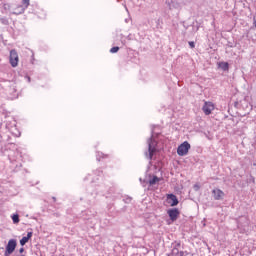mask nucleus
Masks as SVG:
<instances>
[{
    "label": "nucleus",
    "instance_id": "2eb2a0df",
    "mask_svg": "<svg viewBox=\"0 0 256 256\" xmlns=\"http://www.w3.org/2000/svg\"><path fill=\"white\" fill-rule=\"evenodd\" d=\"M0 23H2V25H8L9 21L6 20V18H0Z\"/></svg>",
    "mask_w": 256,
    "mask_h": 256
},
{
    "label": "nucleus",
    "instance_id": "dca6fc26",
    "mask_svg": "<svg viewBox=\"0 0 256 256\" xmlns=\"http://www.w3.org/2000/svg\"><path fill=\"white\" fill-rule=\"evenodd\" d=\"M21 11L18 12H14V15H21V13H25V8H23L22 6H20Z\"/></svg>",
    "mask_w": 256,
    "mask_h": 256
},
{
    "label": "nucleus",
    "instance_id": "412c9836",
    "mask_svg": "<svg viewBox=\"0 0 256 256\" xmlns=\"http://www.w3.org/2000/svg\"><path fill=\"white\" fill-rule=\"evenodd\" d=\"M53 200L55 201V197H53Z\"/></svg>",
    "mask_w": 256,
    "mask_h": 256
},
{
    "label": "nucleus",
    "instance_id": "f257e3e1",
    "mask_svg": "<svg viewBox=\"0 0 256 256\" xmlns=\"http://www.w3.org/2000/svg\"><path fill=\"white\" fill-rule=\"evenodd\" d=\"M148 143V152H146V157H148V159H153V155L155 153V151H157V141H155V139H153V136L151 138L148 139L147 141Z\"/></svg>",
    "mask_w": 256,
    "mask_h": 256
},
{
    "label": "nucleus",
    "instance_id": "f3484780",
    "mask_svg": "<svg viewBox=\"0 0 256 256\" xmlns=\"http://www.w3.org/2000/svg\"><path fill=\"white\" fill-rule=\"evenodd\" d=\"M23 5H25V9L29 7V0H23Z\"/></svg>",
    "mask_w": 256,
    "mask_h": 256
},
{
    "label": "nucleus",
    "instance_id": "aec40b11",
    "mask_svg": "<svg viewBox=\"0 0 256 256\" xmlns=\"http://www.w3.org/2000/svg\"><path fill=\"white\" fill-rule=\"evenodd\" d=\"M24 252H25V248L22 247L19 249V253H24Z\"/></svg>",
    "mask_w": 256,
    "mask_h": 256
},
{
    "label": "nucleus",
    "instance_id": "20e7f679",
    "mask_svg": "<svg viewBox=\"0 0 256 256\" xmlns=\"http://www.w3.org/2000/svg\"><path fill=\"white\" fill-rule=\"evenodd\" d=\"M9 63L11 67H17V65H19V54L17 53V50L12 49L10 51Z\"/></svg>",
    "mask_w": 256,
    "mask_h": 256
},
{
    "label": "nucleus",
    "instance_id": "f03ea898",
    "mask_svg": "<svg viewBox=\"0 0 256 256\" xmlns=\"http://www.w3.org/2000/svg\"><path fill=\"white\" fill-rule=\"evenodd\" d=\"M15 249H17V240L10 239L8 241V244L6 245V250L4 252V256L13 255V253L15 252Z\"/></svg>",
    "mask_w": 256,
    "mask_h": 256
},
{
    "label": "nucleus",
    "instance_id": "ddd939ff",
    "mask_svg": "<svg viewBox=\"0 0 256 256\" xmlns=\"http://www.w3.org/2000/svg\"><path fill=\"white\" fill-rule=\"evenodd\" d=\"M12 220H13V223H14V224L19 223V214H14V215L12 216Z\"/></svg>",
    "mask_w": 256,
    "mask_h": 256
},
{
    "label": "nucleus",
    "instance_id": "6e6552de",
    "mask_svg": "<svg viewBox=\"0 0 256 256\" xmlns=\"http://www.w3.org/2000/svg\"><path fill=\"white\" fill-rule=\"evenodd\" d=\"M212 195L215 201H221L223 200V197H225V192H223L221 189H214L212 190Z\"/></svg>",
    "mask_w": 256,
    "mask_h": 256
},
{
    "label": "nucleus",
    "instance_id": "9b49d317",
    "mask_svg": "<svg viewBox=\"0 0 256 256\" xmlns=\"http://www.w3.org/2000/svg\"><path fill=\"white\" fill-rule=\"evenodd\" d=\"M219 67L222 71H229V63L227 62H220Z\"/></svg>",
    "mask_w": 256,
    "mask_h": 256
},
{
    "label": "nucleus",
    "instance_id": "a211bd4d",
    "mask_svg": "<svg viewBox=\"0 0 256 256\" xmlns=\"http://www.w3.org/2000/svg\"><path fill=\"white\" fill-rule=\"evenodd\" d=\"M189 46L191 47V49H195V42L190 41Z\"/></svg>",
    "mask_w": 256,
    "mask_h": 256
},
{
    "label": "nucleus",
    "instance_id": "423d86ee",
    "mask_svg": "<svg viewBox=\"0 0 256 256\" xmlns=\"http://www.w3.org/2000/svg\"><path fill=\"white\" fill-rule=\"evenodd\" d=\"M167 203L171 207H177V205H179V200L177 199V196H175V194H168L167 195Z\"/></svg>",
    "mask_w": 256,
    "mask_h": 256
},
{
    "label": "nucleus",
    "instance_id": "1a4fd4ad",
    "mask_svg": "<svg viewBox=\"0 0 256 256\" xmlns=\"http://www.w3.org/2000/svg\"><path fill=\"white\" fill-rule=\"evenodd\" d=\"M171 221H177L179 215H180V212H179V209L177 208H172V209H169L167 211Z\"/></svg>",
    "mask_w": 256,
    "mask_h": 256
},
{
    "label": "nucleus",
    "instance_id": "9d476101",
    "mask_svg": "<svg viewBox=\"0 0 256 256\" xmlns=\"http://www.w3.org/2000/svg\"><path fill=\"white\" fill-rule=\"evenodd\" d=\"M31 237H33V232H28L27 236H24L20 240V245L23 247L26 243H29V239H31Z\"/></svg>",
    "mask_w": 256,
    "mask_h": 256
},
{
    "label": "nucleus",
    "instance_id": "7ed1b4c3",
    "mask_svg": "<svg viewBox=\"0 0 256 256\" xmlns=\"http://www.w3.org/2000/svg\"><path fill=\"white\" fill-rule=\"evenodd\" d=\"M189 149H191V144L185 141L180 146H178L177 153L180 157H185V155L189 153Z\"/></svg>",
    "mask_w": 256,
    "mask_h": 256
},
{
    "label": "nucleus",
    "instance_id": "0eeeda50",
    "mask_svg": "<svg viewBox=\"0 0 256 256\" xmlns=\"http://www.w3.org/2000/svg\"><path fill=\"white\" fill-rule=\"evenodd\" d=\"M215 109V106L212 102H205L202 111H204L205 115H211V112Z\"/></svg>",
    "mask_w": 256,
    "mask_h": 256
},
{
    "label": "nucleus",
    "instance_id": "6ab92c4d",
    "mask_svg": "<svg viewBox=\"0 0 256 256\" xmlns=\"http://www.w3.org/2000/svg\"><path fill=\"white\" fill-rule=\"evenodd\" d=\"M194 189H195V191H199V185L195 184Z\"/></svg>",
    "mask_w": 256,
    "mask_h": 256
},
{
    "label": "nucleus",
    "instance_id": "4468645a",
    "mask_svg": "<svg viewBox=\"0 0 256 256\" xmlns=\"http://www.w3.org/2000/svg\"><path fill=\"white\" fill-rule=\"evenodd\" d=\"M119 51V46L112 47L110 53H117Z\"/></svg>",
    "mask_w": 256,
    "mask_h": 256
},
{
    "label": "nucleus",
    "instance_id": "f8f14e48",
    "mask_svg": "<svg viewBox=\"0 0 256 256\" xmlns=\"http://www.w3.org/2000/svg\"><path fill=\"white\" fill-rule=\"evenodd\" d=\"M158 181L159 177L153 176V178L149 180V185H155L156 183H158Z\"/></svg>",
    "mask_w": 256,
    "mask_h": 256
},
{
    "label": "nucleus",
    "instance_id": "39448f33",
    "mask_svg": "<svg viewBox=\"0 0 256 256\" xmlns=\"http://www.w3.org/2000/svg\"><path fill=\"white\" fill-rule=\"evenodd\" d=\"M171 255L172 256H187V255H189V253L181 250V243H177L174 245Z\"/></svg>",
    "mask_w": 256,
    "mask_h": 256
}]
</instances>
